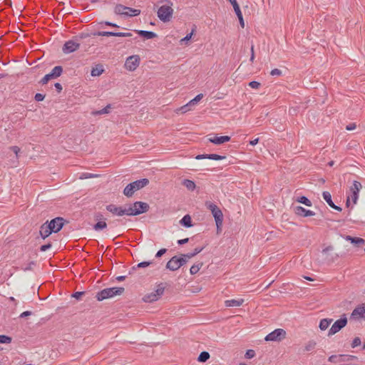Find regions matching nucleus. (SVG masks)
Wrapping results in <instances>:
<instances>
[{"mask_svg": "<svg viewBox=\"0 0 365 365\" xmlns=\"http://www.w3.org/2000/svg\"><path fill=\"white\" fill-rule=\"evenodd\" d=\"M210 355L207 351H202L197 357V361L199 362H205L210 359Z\"/></svg>", "mask_w": 365, "mask_h": 365, "instance_id": "nucleus-34", "label": "nucleus"}, {"mask_svg": "<svg viewBox=\"0 0 365 365\" xmlns=\"http://www.w3.org/2000/svg\"><path fill=\"white\" fill-rule=\"evenodd\" d=\"M244 302L243 299H228L225 302V305L227 307H240L241 306Z\"/></svg>", "mask_w": 365, "mask_h": 365, "instance_id": "nucleus-25", "label": "nucleus"}, {"mask_svg": "<svg viewBox=\"0 0 365 365\" xmlns=\"http://www.w3.org/2000/svg\"><path fill=\"white\" fill-rule=\"evenodd\" d=\"M230 2L232 5V6H233L235 12V14H236V15H237V18L239 19L240 24L241 27L244 28L245 27V22H244L242 14L241 12V10H240L239 4H237L236 0H232Z\"/></svg>", "mask_w": 365, "mask_h": 365, "instance_id": "nucleus-17", "label": "nucleus"}, {"mask_svg": "<svg viewBox=\"0 0 365 365\" xmlns=\"http://www.w3.org/2000/svg\"><path fill=\"white\" fill-rule=\"evenodd\" d=\"M44 98H45V95L40 93H36L34 96V99L37 102L42 101Z\"/></svg>", "mask_w": 365, "mask_h": 365, "instance_id": "nucleus-49", "label": "nucleus"}, {"mask_svg": "<svg viewBox=\"0 0 365 365\" xmlns=\"http://www.w3.org/2000/svg\"><path fill=\"white\" fill-rule=\"evenodd\" d=\"M194 31L195 29H192L190 33L187 34L183 38L181 39V41L182 42L189 41L192 38Z\"/></svg>", "mask_w": 365, "mask_h": 365, "instance_id": "nucleus-52", "label": "nucleus"}, {"mask_svg": "<svg viewBox=\"0 0 365 365\" xmlns=\"http://www.w3.org/2000/svg\"><path fill=\"white\" fill-rule=\"evenodd\" d=\"M84 294H85L84 292H76L72 294V297L77 299H79L81 298V297L84 295Z\"/></svg>", "mask_w": 365, "mask_h": 365, "instance_id": "nucleus-56", "label": "nucleus"}, {"mask_svg": "<svg viewBox=\"0 0 365 365\" xmlns=\"http://www.w3.org/2000/svg\"><path fill=\"white\" fill-rule=\"evenodd\" d=\"M127 16H136L140 15V10L128 7Z\"/></svg>", "mask_w": 365, "mask_h": 365, "instance_id": "nucleus-39", "label": "nucleus"}, {"mask_svg": "<svg viewBox=\"0 0 365 365\" xmlns=\"http://www.w3.org/2000/svg\"><path fill=\"white\" fill-rule=\"evenodd\" d=\"M204 247H197L194 249V250L191 252H187L186 254H182V256L187 257L188 259L192 258L200 252H201L204 250Z\"/></svg>", "mask_w": 365, "mask_h": 365, "instance_id": "nucleus-27", "label": "nucleus"}, {"mask_svg": "<svg viewBox=\"0 0 365 365\" xmlns=\"http://www.w3.org/2000/svg\"><path fill=\"white\" fill-rule=\"evenodd\" d=\"M195 159H197V160L207 159V154H200V155H197L195 157Z\"/></svg>", "mask_w": 365, "mask_h": 365, "instance_id": "nucleus-61", "label": "nucleus"}, {"mask_svg": "<svg viewBox=\"0 0 365 365\" xmlns=\"http://www.w3.org/2000/svg\"><path fill=\"white\" fill-rule=\"evenodd\" d=\"M51 247V243L43 245H41L40 247V251L41 252H46V250H48Z\"/></svg>", "mask_w": 365, "mask_h": 365, "instance_id": "nucleus-53", "label": "nucleus"}, {"mask_svg": "<svg viewBox=\"0 0 365 365\" xmlns=\"http://www.w3.org/2000/svg\"><path fill=\"white\" fill-rule=\"evenodd\" d=\"M182 185H184L188 190L190 191H193L196 187L195 182L188 179L183 180L182 182Z\"/></svg>", "mask_w": 365, "mask_h": 365, "instance_id": "nucleus-28", "label": "nucleus"}, {"mask_svg": "<svg viewBox=\"0 0 365 365\" xmlns=\"http://www.w3.org/2000/svg\"><path fill=\"white\" fill-rule=\"evenodd\" d=\"M317 343L314 340L309 341L304 346L305 351H310L314 349L316 347Z\"/></svg>", "mask_w": 365, "mask_h": 365, "instance_id": "nucleus-36", "label": "nucleus"}, {"mask_svg": "<svg viewBox=\"0 0 365 365\" xmlns=\"http://www.w3.org/2000/svg\"><path fill=\"white\" fill-rule=\"evenodd\" d=\"M203 97V94L200 93L197 95L193 99L190 101L188 103L191 106L196 105Z\"/></svg>", "mask_w": 365, "mask_h": 365, "instance_id": "nucleus-42", "label": "nucleus"}, {"mask_svg": "<svg viewBox=\"0 0 365 365\" xmlns=\"http://www.w3.org/2000/svg\"><path fill=\"white\" fill-rule=\"evenodd\" d=\"M203 265V262H198L195 264H194L190 269V273L191 274H197L200 269H201V267H202Z\"/></svg>", "mask_w": 365, "mask_h": 365, "instance_id": "nucleus-33", "label": "nucleus"}, {"mask_svg": "<svg viewBox=\"0 0 365 365\" xmlns=\"http://www.w3.org/2000/svg\"><path fill=\"white\" fill-rule=\"evenodd\" d=\"M322 197L324 200L327 202V203L333 209L341 212L342 210L341 207L336 205L331 200V195L329 192L324 191L322 192Z\"/></svg>", "mask_w": 365, "mask_h": 365, "instance_id": "nucleus-18", "label": "nucleus"}, {"mask_svg": "<svg viewBox=\"0 0 365 365\" xmlns=\"http://www.w3.org/2000/svg\"><path fill=\"white\" fill-rule=\"evenodd\" d=\"M153 262L151 261H144V262H141L140 263H138L136 266H133L132 267V270L134 271L137 268H144V267H148L149 265H150Z\"/></svg>", "mask_w": 365, "mask_h": 365, "instance_id": "nucleus-38", "label": "nucleus"}, {"mask_svg": "<svg viewBox=\"0 0 365 365\" xmlns=\"http://www.w3.org/2000/svg\"><path fill=\"white\" fill-rule=\"evenodd\" d=\"M128 7L122 4H117L115 6L114 12L118 15L127 16Z\"/></svg>", "mask_w": 365, "mask_h": 365, "instance_id": "nucleus-24", "label": "nucleus"}, {"mask_svg": "<svg viewBox=\"0 0 365 365\" xmlns=\"http://www.w3.org/2000/svg\"><path fill=\"white\" fill-rule=\"evenodd\" d=\"M361 339L358 336L355 337L352 341L351 347L355 348V347L359 346L361 344Z\"/></svg>", "mask_w": 365, "mask_h": 365, "instance_id": "nucleus-46", "label": "nucleus"}, {"mask_svg": "<svg viewBox=\"0 0 365 365\" xmlns=\"http://www.w3.org/2000/svg\"><path fill=\"white\" fill-rule=\"evenodd\" d=\"M139 36L146 38L151 39L157 36V34L153 31H143V30H135V31Z\"/></svg>", "mask_w": 365, "mask_h": 365, "instance_id": "nucleus-23", "label": "nucleus"}, {"mask_svg": "<svg viewBox=\"0 0 365 365\" xmlns=\"http://www.w3.org/2000/svg\"><path fill=\"white\" fill-rule=\"evenodd\" d=\"M255 356V351L252 349H248L245 353L246 359H252Z\"/></svg>", "mask_w": 365, "mask_h": 365, "instance_id": "nucleus-47", "label": "nucleus"}, {"mask_svg": "<svg viewBox=\"0 0 365 365\" xmlns=\"http://www.w3.org/2000/svg\"><path fill=\"white\" fill-rule=\"evenodd\" d=\"M103 71L104 69L103 68V66L101 64H98L96 66V67L92 68L91 74L92 76H99L103 73Z\"/></svg>", "mask_w": 365, "mask_h": 365, "instance_id": "nucleus-29", "label": "nucleus"}, {"mask_svg": "<svg viewBox=\"0 0 365 365\" xmlns=\"http://www.w3.org/2000/svg\"><path fill=\"white\" fill-rule=\"evenodd\" d=\"M332 319H322L319 322V329L322 331L326 330L332 322Z\"/></svg>", "mask_w": 365, "mask_h": 365, "instance_id": "nucleus-30", "label": "nucleus"}, {"mask_svg": "<svg viewBox=\"0 0 365 365\" xmlns=\"http://www.w3.org/2000/svg\"><path fill=\"white\" fill-rule=\"evenodd\" d=\"M40 235L43 239H46L48 237L51 233H53L51 230L50 226L48 225V221H46L45 223H43L40 227Z\"/></svg>", "mask_w": 365, "mask_h": 365, "instance_id": "nucleus-22", "label": "nucleus"}, {"mask_svg": "<svg viewBox=\"0 0 365 365\" xmlns=\"http://www.w3.org/2000/svg\"><path fill=\"white\" fill-rule=\"evenodd\" d=\"M166 252H167V249H165V248L160 249L155 254V257L159 258V257H162L164 254L166 253Z\"/></svg>", "mask_w": 365, "mask_h": 365, "instance_id": "nucleus-51", "label": "nucleus"}, {"mask_svg": "<svg viewBox=\"0 0 365 365\" xmlns=\"http://www.w3.org/2000/svg\"><path fill=\"white\" fill-rule=\"evenodd\" d=\"M101 24H105L106 26H111V27L119 28V26L117 25L116 24L112 23V22L108 21H103Z\"/></svg>", "mask_w": 365, "mask_h": 365, "instance_id": "nucleus-57", "label": "nucleus"}, {"mask_svg": "<svg viewBox=\"0 0 365 365\" xmlns=\"http://www.w3.org/2000/svg\"><path fill=\"white\" fill-rule=\"evenodd\" d=\"M165 288L163 283L158 284L157 289L155 291L145 294L143 297V302L150 303L157 301L163 294Z\"/></svg>", "mask_w": 365, "mask_h": 365, "instance_id": "nucleus-7", "label": "nucleus"}, {"mask_svg": "<svg viewBox=\"0 0 365 365\" xmlns=\"http://www.w3.org/2000/svg\"><path fill=\"white\" fill-rule=\"evenodd\" d=\"M31 314H32L31 312H30V311H25V312H22L20 314L19 317L20 318H25L26 317L31 316Z\"/></svg>", "mask_w": 365, "mask_h": 365, "instance_id": "nucleus-59", "label": "nucleus"}, {"mask_svg": "<svg viewBox=\"0 0 365 365\" xmlns=\"http://www.w3.org/2000/svg\"><path fill=\"white\" fill-rule=\"evenodd\" d=\"M270 74L272 76H281L282 71L278 68H274L271 71Z\"/></svg>", "mask_w": 365, "mask_h": 365, "instance_id": "nucleus-54", "label": "nucleus"}, {"mask_svg": "<svg viewBox=\"0 0 365 365\" xmlns=\"http://www.w3.org/2000/svg\"><path fill=\"white\" fill-rule=\"evenodd\" d=\"M168 2L170 3V5L161 6L157 12L158 17L164 23L170 21L173 14V9L171 7L172 3L170 1Z\"/></svg>", "mask_w": 365, "mask_h": 365, "instance_id": "nucleus-6", "label": "nucleus"}, {"mask_svg": "<svg viewBox=\"0 0 365 365\" xmlns=\"http://www.w3.org/2000/svg\"><path fill=\"white\" fill-rule=\"evenodd\" d=\"M79 43H77L73 40H69L64 43L62 48V51L64 53L68 54L76 51L79 48Z\"/></svg>", "mask_w": 365, "mask_h": 365, "instance_id": "nucleus-13", "label": "nucleus"}, {"mask_svg": "<svg viewBox=\"0 0 365 365\" xmlns=\"http://www.w3.org/2000/svg\"><path fill=\"white\" fill-rule=\"evenodd\" d=\"M258 142H259V138H255V139H254L252 140H250V144L251 145H257L258 143Z\"/></svg>", "mask_w": 365, "mask_h": 365, "instance_id": "nucleus-64", "label": "nucleus"}, {"mask_svg": "<svg viewBox=\"0 0 365 365\" xmlns=\"http://www.w3.org/2000/svg\"><path fill=\"white\" fill-rule=\"evenodd\" d=\"M140 63V58L138 56H129L125 63L126 68L130 71L136 69Z\"/></svg>", "mask_w": 365, "mask_h": 365, "instance_id": "nucleus-14", "label": "nucleus"}, {"mask_svg": "<svg viewBox=\"0 0 365 365\" xmlns=\"http://www.w3.org/2000/svg\"><path fill=\"white\" fill-rule=\"evenodd\" d=\"M107 227V224L105 221H98L93 225V229L96 231L102 230Z\"/></svg>", "mask_w": 365, "mask_h": 365, "instance_id": "nucleus-35", "label": "nucleus"}, {"mask_svg": "<svg viewBox=\"0 0 365 365\" xmlns=\"http://www.w3.org/2000/svg\"><path fill=\"white\" fill-rule=\"evenodd\" d=\"M11 337L0 334V344H9L11 342Z\"/></svg>", "mask_w": 365, "mask_h": 365, "instance_id": "nucleus-43", "label": "nucleus"}, {"mask_svg": "<svg viewBox=\"0 0 365 365\" xmlns=\"http://www.w3.org/2000/svg\"><path fill=\"white\" fill-rule=\"evenodd\" d=\"M180 224L186 227L189 228L192 227V219L189 215H185L180 220Z\"/></svg>", "mask_w": 365, "mask_h": 365, "instance_id": "nucleus-26", "label": "nucleus"}, {"mask_svg": "<svg viewBox=\"0 0 365 365\" xmlns=\"http://www.w3.org/2000/svg\"><path fill=\"white\" fill-rule=\"evenodd\" d=\"M292 209H293L294 213L296 215L299 216V217H307L314 216L315 215V213L313 211L307 210L304 207L299 206H299H293Z\"/></svg>", "mask_w": 365, "mask_h": 365, "instance_id": "nucleus-15", "label": "nucleus"}, {"mask_svg": "<svg viewBox=\"0 0 365 365\" xmlns=\"http://www.w3.org/2000/svg\"><path fill=\"white\" fill-rule=\"evenodd\" d=\"M94 36H115V32L113 31H97L93 34Z\"/></svg>", "mask_w": 365, "mask_h": 365, "instance_id": "nucleus-40", "label": "nucleus"}, {"mask_svg": "<svg viewBox=\"0 0 365 365\" xmlns=\"http://www.w3.org/2000/svg\"><path fill=\"white\" fill-rule=\"evenodd\" d=\"M188 261V259L184 256H182V254L180 256H178V265L180 267H182L184 264L187 263Z\"/></svg>", "mask_w": 365, "mask_h": 365, "instance_id": "nucleus-45", "label": "nucleus"}, {"mask_svg": "<svg viewBox=\"0 0 365 365\" xmlns=\"http://www.w3.org/2000/svg\"><path fill=\"white\" fill-rule=\"evenodd\" d=\"M249 86L252 88H258L260 86V83L256 81H252L249 83Z\"/></svg>", "mask_w": 365, "mask_h": 365, "instance_id": "nucleus-50", "label": "nucleus"}, {"mask_svg": "<svg viewBox=\"0 0 365 365\" xmlns=\"http://www.w3.org/2000/svg\"><path fill=\"white\" fill-rule=\"evenodd\" d=\"M226 156L220 155L217 154H207V159L214 160H221L225 159Z\"/></svg>", "mask_w": 365, "mask_h": 365, "instance_id": "nucleus-41", "label": "nucleus"}, {"mask_svg": "<svg viewBox=\"0 0 365 365\" xmlns=\"http://www.w3.org/2000/svg\"><path fill=\"white\" fill-rule=\"evenodd\" d=\"M66 220L61 217H57L51 220L49 222H48V226L51 227V230L53 233H57L63 227Z\"/></svg>", "mask_w": 365, "mask_h": 365, "instance_id": "nucleus-12", "label": "nucleus"}, {"mask_svg": "<svg viewBox=\"0 0 365 365\" xmlns=\"http://www.w3.org/2000/svg\"><path fill=\"white\" fill-rule=\"evenodd\" d=\"M191 107H192V106L190 105V103H187L186 105H185V106H182V107H180L179 110H180L182 113H186V112H187V111L190 110H191Z\"/></svg>", "mask_w": 365, "mask_h": 365, "instance_id": "nucleus-48", "label": "nucleus"}, {"mask_svg": "<svg viewBox=\"0 0 365 365\" xmlns=\"http://www.w3.org/2000/svg\"><path fill=\"white\" fill-rule=\"evenodd\" d=\"M63 73V68L61 66H55L51 71L45 75L40 81V83L42 85L46 84L50 80L59 77Z\"/></svg>", "mask_w": 365, "mask_h": 365, "instance_id": "nucleus-10", "label": "nucleus"}, {"mask_svg": "<svg viewBox=\"0 0 365 365\" xmlns=\"http://www.w3.org/2000/svg\"><path fill=\"white\" fill-rule=\"evenodd\" d=\"M295 201L304 204L307 207H311L312 205V201L309 199H308L306 196L297 197Z\"/></svg>", "mask_w": 365, "mask_h": 365, "instance_id": "nucleus-31", "label": "nucleus"}, {"mask_svg": "<svg viewBox=\"0 0 365 365\" xmlns=\"http://www.w3.org/2000/svg\"><path fill=\"white\" fill-rule=\"evenodd\" d=\"M362 185L359 181L354 180L352 186L350 187L349 190L351 193V195H348L346 200V207H349L351 205V199L354 205L357 203L359 199V193L361 189Z\"/></svg>", "mask_w": 365, "mask_h": 365, "instance_id": "nucleus-4", "label": "nucleus"}, {"mask_svg": "<svg viewBox=\"0 0 365 365\" xmlns=\"http://www.w3.org/2000/svg\"><path fill=\"white\" fill-rule=\"evenodd\" d=\"M54 87L58 93H61L63 90V87L60 83H56Z\"/></svg>", "mask_w": 365, "mask_h": 365, "instance_id": "nucleus-60", "label": "nucleus"}, {"mask_svg": "<svg viewBox=\"0 0 365 365\" xmlns=\"http://www.w3.org/2000/svg\"><path fill=\"white\" fill-rule=\"evenodd\" d=\"M328 361L331 363H339L340 361V354L339 355H331L328 358Z\"/></svg>", "mask_w": 365, "mask_h": 365, "instance_id": "nucleus-44", "label": "nucleus"}, {"mask_svg": "<svg viewBox=\"0 0 365 365\" xmlns=\"http://www.w3.org/2000/svg\"><path fill=\"white\" fill-rule=\"evenodd\" d=\"M188 240H189L188 238H185V239L179 240H178V244L180 245H184V244L187 243L188 242Z\"/></svg>", "mask_w": 365, "mask_h": 365, "instance_id": "nucleus-62", "label": "nucleus"}, {"mask_svg": "<svg viewBox=\"0 0 365 365\" xmlns=\"http://www.w3.org/2000/svg\"><path fill=\"white\" fill-rule=\"evenodd\" d=\"M10 150H12L16 154V156L18 158V154L20 152V148L16 145H14L10 147Z\"/></svg>", "mask_w": 365, "mask_h": 365, "instance_id": "nucleus-55", "label": "nucleus"}, {"mask_svg": "<svg viewBox=\"0 0 365 365\" xmlns=\"http://www.w3.org/2000/svg\"><path fill=\"white\" fill-rule=\"evenodd\" d=\"M125 291L123 287H110L103 289L97 292L96 298L98 301H103L106 299L113 297L117 295H121Z\"/></svg>", "mask_w": 365, "mask_h": 365, "instance_id": "nucleus-2", "label": "nucleus"}, {"mask_svg": "<svg viewBox=\"0 0 365 365\" xmlns=\"http://www.w3.org/2000/svg\"><path fill=\"white\" fill-rule=\"evenodd\" d=\"M94 218H95V220H98V221H103L102 220L104 219L103 215L101 212L95 213Z\"/></svg>", "mask_w": 365, "mask_h": 365, "instance_id": "nucleus-58", "label": "nucleus"}, {"mask_svg": "<svg viewBox=\"0 0 365 365\" xmlns=\"http://www.w3.org/2000/svg\"><path fill=\"white\" fill-rule=\"evenodd\" d=\"M149 184V180L147 178H143L135 180L128 184L124 188L123 192L127 197H131L135 191L142 189Z\"/></svg>", "mask_w": 365, "mask_h": 365, "instance_id": "nucleus-1", "label": "nucleus"}, {"mask_svg": "<svg viewBox=\"0 0 365 365\" xmlns=\"http://www.w3.org/2000/svg\"><path fill=\"white\" fill-rule=\"evenodd\" d=\"M110 105L108 104L101 110L92 111L91 114L93 115H103V114H107V113H110Z\"/></svg>", "mask_w": 365, "mask_h": 365, "instance_id": "nucleus-32", "label": "nucleus"}, {"mask_svg": "<svg viewBox=\"0 0 365 365\" xmlns=\"http://www.w3.org/2000/svg\"><path fill=\"white\" fill-rule=\"evenodd\" d=\"M344 239L346 241H349L351 243L354 244L357 247H361L365 244V240L363 238L357 237H351L350 235H346Z\"/></svg>", "mask_w": 365, "mask_h": 365, "instance_id": "nucleus-21", "label": "nucleus"}, {"mask_svg": "<svg viewBox=\"0 0 365 365\" xmlns=\"http://www.w3.org/2000/svg\"><path fill=\"white\" fill-rule=\"evenodd\" d=\"M166 269L170 271H176L180 269L178 265V256H173L166 264Z\"/></svg>", "mask_w": 365, "mask_h": 365, "instance_id": "nucleus-19", "label": "nucleus"}, {"mask_svg": "<svg viewBox=\"0 0 365 365\" xmlns=\"http://www.w3.org/2000/svg\"><path fill=\"white\" fill-rule=\"evenodd\" d=\"M351 319L358 320L364 319L365 320V304L356 307L351 314Z\"/></svg>", "mask_w": 365, "mask_h": 365, "instance_id": "nucleus-16", "label": "nucleus"}, {"mask_svg": "<svg viewBox=\"0 0 365 365\" xmlns=\"http://www.w3.org/2000/svg\"><path fill=\"white\" fill-rule=\"evenodd\" d=\"M150 206L147 202L136 201L128 205V216H136L147 212Z\"/></svg>", "mask_w": 365, "mask_h": 365, "instance_id": "nucleus-3", "label": "nucleus"}, {"mask_svg": "<svg viewBox=\"0 0 365 365\" xmlns=\"http://www.w3.org/2000/svg\"><path fill=\"white\" fill-rule=\"evenodd\" d=\"M206 207L211 211L217 228H220L223 222V214L221 210L213 202L210 201L205 202Z\"/></svg>", "mask_w": 365, "mask_h": 365, "instance_id": "nucleus-5", "label": "nucleus"}, {"mask_svg": "<svg viewBox=\"0 0 365 365\" xmlns=\"http://www.w3.org/2000/svg\"><path fill=\"white\" fill-rule=\"evenodd\" d=\"M230 140V137L228 135H222V136H214L208 138V141L214 143L215 145H221L224 143L229 142Z\"/></svg>", "mask_w": 365, "mask_h": 365, "instance_id": "nucleus-20", "label": "nucleus"}, {"mask_svg": "<svg viewBox=\"0 0 365 365\" xmlns=\"http://www.w3.org/2000/svg\"><path fill=\"white\" fill-rule=\"evenodd\" d=\"M347 324V318L345 314H343L340 319H337L329 330L328 335L331 336L339 332Z\"/></svg>", "mask_w": 365, "mask_h": 365, "instance_id": "nucleus-9", "label": "nucleus"}, {"mask_svg": "<svg viewBox=\"0 0 365 365\" xmlns=\"http://www.w3.org/2000/svg\"><path fill=\"white\" fill-rule=\"evenodd\" d=\"M357 357L354 355L349 354H340V361L341 362L349 361L354 359H356Z\"/></svg>", "mask_w": 365, "mask_h": 365, "instance_id": "nucleus-37", "label": "nucleus"}, {"mask_svg": "<svg viewBox=\"0 0 365 365\" xmlns=\"http://www.w3.org/2000/svg\"><path fill=\"white\" fill-rule=\"evenodd\" d=\"M286 331L283 329H276L268 334L264 339L267 341H280L286 337Z\"/></svg>", "mask_w": 365, "mask_h": 365, "instance_id": "nucleus-8", "label": "nucleus"}, {"mask_svg": "<svg viewBox=\"0 0 365 365\" xmlns=\"http://www.w3.org/2000/svg\"><path fill=\"white\" fill-rule=\"evenodd\" d=\"M356 128V124L355 123H351L346 126L347 130H352Z\"/></svg>", "mask_w": 365, "mask_h": 365, "instance_id": "nucleus-63", "label": "nucleus"}, {"mask_svg": "<svg viewBox=\"0 0 365 365\" xmlns=\"http://www.w3.org/2000/svg\"><path fill=\"white\" fill-rule=\"evenodd\" d=\"M106 210L112 213L113 215L115 216H123V215H128V205L125 207L123 206H117L113 204H110L106 206Z\"/></svg>", "mask_w": 365, "mask_h": 365, "instance_id": "nucleus-11", "label": "nucleus"}]
</instances>
